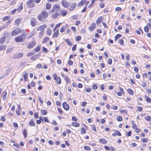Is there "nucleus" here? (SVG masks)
<instances>
[{
    "instance_id": "f257e3e1",
    "label": "nucleus",
    "mask_w": 151,
    "mask_h": 151,
    "mask_svg": "<svg viewBox=\"0 0 151 151\" xmlns=\"http://www.w3.org/2000/svg\"><path fill=\"white\" fill-rule=\"evenodd\" d=\"M48 16V12L45 11H43L38 15V19L41 22H44L45 21V19L47 18Z\"/></svg>"
},
{
    "instance_id": "f03ea898",
    "label": "nucleus",
    "mask_w": 151,
    "mask_h": 151,
    "mask_svg": "<svg viewBox=\"0 0 151 151\" xmlns=\"http://www.w3.org/2000/svg\"><path fill=\"white\" fill-rule=\"evenodd\" d=\"M26 38V36L22 34L15 38V40L17 42H19L23 41Z\"/></svg>"
},
{
    "instance_id": "7ed1b4c3",
    "label": "nucleus",
    "mask_w": 151,
    "mask_h": 151,
    "mask_svg": "<svg viewBox=\"0 0 151 151\" xmlns=\"http://www.w3.org/2000/svg\"><path fill=\"white\" fill-rule=\"evenodd\" d=\"M60 6L58 4H55L53 7L52 10L50 11L51 13L55 12H57L60 9Z\"/></svg>"
},
{
    "instance_id": "20e7f679",
    "label": "nucleus",
    "mask_w": 151,
    "mask_h": 151,
    "mask_svg": "<svg viewBox=\"0 0 151 151\" xmlns=\"http://www.w3.org/2000/svg\"><path fill=\"white\" fill-rule=\"evenodd\" d=\"M35 1V0H29L26 3V5H27V6L29 8L33 7L35 6V4L33 3Z\"/></svg>"
},
{
    "instance_id": "39448f33",
    "label": "nucleus",
    "mask_w": 151,
    "mask_h": 151,
    "mask_svg": "<svg viewBox=\"0 0 151 151\" xmlns=\"http://www.w3.org/2000/svg\"><path fill=\"white\" fill-rule=\"evenodd\" d=\"M21 31V30L20 28H16L12 31V36H15L20 33Z\"/></svg>"
},
{
    "instance_id": "423d86ee",
    "label": "nucleus",
    "mask_w": 151,
    "mask_h": 151,
    "mask_svg": "<svg viewBox=\"0 0 151 151\" xmlns=\"http://www.w3.org/2000/svg\"><path fill=\"white\" fill-rule=\"evenodd\" d=\"M23 55V54L22 53H16L12 56V58L14 59L19 58L22 57Z\"/></svg>"
},
{
    "instance_id": "0eeeda50",
    "label": "nucleus",
    "mask_w": 151,
    "mask_h": 151,
    "mask_svg": "<svg viewBox=\"0 0 151 151\" xmlns=\"http://www.w3.org/2000/svg\"><path fill=\"white\" fill-rule=\"evenodd\" d=\"M37 24L36 19L32 17L31 19L30 24L32 27H34Z\"/></svg>"
},
{
    "instance_id": "6e6552de",
    "label": "nucleus",
    "mask_w": 151,
    "mask_h": 151,
    "mask_svg": "<svg viewBox=\"0 0 151 151\" xmlns=\"http://www.w3.org/2000/svg\"><path fill=\"white\" fill-rule=\"evenodd\" d=\"M61 3L62 5L65 8H67L70 5L69 3L64 0H63L61 1Z\"/></svg>"
},
{
    "instance_id": "1a4fd4ad",
    "label": "nucleus",
    "mask_w": 151,
    "mask_h": 151,
    "mask_svg": "<svg viewBox=\"0 0 151 151\" xmlns=\"http://www.w3.org/2000/svg\"><path fill=\"white\" fill-rule=\"evenodd\" d=\"M77 4L76 3H72L70 5V7L69 8V11H71L74 9L75 7L76 6Z\"/></svg>"
},
{
    "instance_id": "9d476101",
    "label": "nucleus",
    "mask_w": 151,
    "mask_h": 151,
    "mask_svg": "<svg viewBox=\"0 0 151 151\" xmlns=\"http://www.w3.org/2000/svg\"><path fill=\"white\" fill-rule=\"evenodd\" d=\"M36 42H32L30 43L27 46L28 49H31L34 47L36 45Z\"/></svg>"
},
{
    "instance_id": "9b49d317",
    "label": "nucleus",
    "mask_w": 151,
    "mask_h": 151,
    "mask_svg": "<svg viewBox=\"0 0 151 151\" xmlns=\"http://www.w3.org/2000/svg\"><path fill=\"white\" fill-rule=\"evenodd\" d=\"M47 26L46 24H43L38 27L37 29V30L38 31H44V29L47 27Z\"/></svg>"
},
{
    "instance_id": "f8f14e48",
    "label": "nucleus",
    "mask_w": 151,
    "mask_h": 151,
    "mask_svg": "<svg viewBox=\"0 0 151 151\" xmlns=\"http://www.w3.org/2000/svg\"><path fill=\"white\" fill-rule=\"evenodd\" d=\"M96 24L95 23H93L90 26L89 29L90 31H93L96 28Z\"/></svg>"
},
{
    "instance_id": "ddd939ff",
    "label": "nucleus",
    "mask_w": 151,
    "mask_h": 151,
    "mask_svg": "<svg viewBox=\"0 0 151 151\" xmlns=\"http://www.w3.org/2000/svg\"><path fill=\"white\" fill-rule=\"evenodd\" d=\"M63 106L64 109L66 110H68L69 109V107L66 102H64L63 104Z\"/></svg>"
},
{
    "instance_id": "4468645a",
    "label": "nucleus",
    "mask_w": 151,
    "mask_h": 151,
    "mask_svg": "<svg viewBox=\"0 0 151 151\" xmlns=\"http://www.w3.org/2000/svg\"><path fill=\"white\" fill-rule=\"evenodd\" d=\"M104 19V17H101L98 18L96 21L97 24H99L101 23Z\"/></svg>"
},
{
    "instance_id": "2eb2a0df",
    "label": "nucleus",
    "mask_w": 151,
    "mask_h": 151,
    "mask_svg": "<svg viewBox=\"0 0 151 151\" xmlns=\"http://www.w3.org/2000/svg\"><path fill=\"white\" fill-rule=\"evenodd\" d=\"M87 0H81L78 4V6H81L86 3Z\"/></svg>"
},
{
    "instance_id": "dca6fc26",
    "label": "nucleus",
    "mask_w": 151,
    "mask_h": 151,
    "mask_svg": "<svg viewBox=\"0 0 151 151\" xmlns=\"http://www.w3.org/2000/svg\"><path fill=\"white\" fill-rule=\"evenodd\" d=\"M104 148L106 150H110L111 151H114L115 150L114 148L111 147H109L107 146H105Z\"/></svg>"
},
{
    "instance_id": "f3484780",
    "label": "nucleus",
    "mask_w": 151,
    "mask_h": 151,
    "mask_svg": "<svg viewBox=\"0 0 151 151\" xmlns=\"http://www.w3.org/2000/svg\"><path fill=\"white\" fill-rule=\"evenodd\" d=\"M99 141L101 143L104 144H105L107 142V141L106 139L103 138L100 139H99Z\"/></svg>"
},
{
    "instance_id": "a211bd4d",
    "label": "nucleus",
    "mask_w": 151,
    "mask_h": 151,
    "mask_svg": "<svg viewBox=\"0 0 151 151\" xmlns=\"http://www.w3.org/2000/svg\"><path fill=\"white\" fill-rule=\"evenodd\" d=\"M21 20L22 19L21 18H18L15 20V24L16 25H18L19 23L21 22Z\"/></svg>"
},
{
    "instance_id": "6ab92c4d",
    "label": "nucleus",
    "mask_w": 151,
    "mask_h": 151,
    "mask_svg": "<svg viewBox=\"0 0 151 151\" xmlns=\"http://www.w3.org/2000/svg\"><path fill=\"white\" fill-rule=\"evenodd\" d=\"M59 31L58 30H55V32L53 35L52 37H57L58 36V34Z\"/></svg>"
},
{
    "instance_id": "aec40b11",
    "label": "nucleus",
    "mask_w": 151,
    "mask_h": 151,
    "mask_svg": "<svg viewBox=\"0 0 151 151\" xmlns=\"http://www.w3.org/2000/svg\"><path fill=\"white\" fill-rule=\"evenodd\" d=\"M135 122L134 121H132L131 122L132 124V128L133 129H135L137 128V125L134 123Z\"/></svg>"
},
{
    "instance_id": "412c9836",
    "label": "nucleus",
    "mask_w": 151,
    "mask_h": 151,
    "mask_svg": "<svg viewBox=\"0 0 151 151\" xmlns=\"http://www.w3.org/2000/svg\"><path fill=\"white\" fill-rule=\"evenodd\" d=\"M29 124L31 126H35V124L33 120L31 119L29 122Z\"/></svg>"
},
{
    "instance_id": "4be33fe9",
    "label": "nucleus",
    "mask_w": 151,
    "mask_h": 151,
    "mask_svg": "<svg viewBox=\"0 0 151 151\" xmlns=\"http://www.w3.org/2000/svg\"><path fill=\"white\" fill-rule=\"evenodd\" d=\"M6 39V37L5 36H4L1 37L0 39V42L1 43V44H3L5 41Z\"/></svg>"
},
{
    "instance_id": "5701e85b",
    "label": "nucleus",
    "mask_w": 151,
    "mask_h": 151,
    "mask_svg": "<svg viewBox=\"0 0 151 151\" xmlns=\"http://www.w3.org/2000/svg\"><path fill=\"white\" fill-rule=\"evenodd\" d=\"M46 33L48 35H50L52 33V31L51 29L50 28H47Z\"/></svg>"
},
{
    "instance_id": "b1692460",
    "label": "nucleus",
    "mask_w": 151,
    "mask_h": 151,
    "mask_svg": "<svg viewBox=\"0 0 151 151\" xmlns=\"http://www.w3.org/2000/svg\"><path fill=\"white\" fill-rule=\"evenodd\" d=\"M145 97L146 100L147 102L150 103H151V99L149 97L145 95Z\"/></svg>"
},
{
    "instance_id": "393cba45",
    "label": "nucleus",
    "mask_w": 151,
    "mask_h": 151,
    "mask_svg": "<svg viewBox=\"0 0 151 151\" xmlns=\"http://www.w3.org/2000/svg\"><path fill=\"white\" fill-rule=\"evenodd\" d=\"M68 13V12L66 10H63L61 12V14L63 17L65 16Z\"/></svg>"
},
{
    "instance_id": "a878e982",
    "label": "nucleus",
    "mask_w": 151,
    "mask_h": 151,
    "mask_svg": "<svg viewBox=\"0 0 151 151\" xmlns=\"http://www.w3.org/2000/svg\"><path fill=\"white\" fill-rule=\"evenodd\" d=\"M128 93L131 95L134 94V92L130 88H129L127 89Z\"/></svg>"
},
{
    "instance_id": "bb28decb",
    "label": "nucleus",
    "mask_w": 151,
    "mask_h": 151,
    "mask_svg": "<svg viewBox=\"0 0 151 151\" xmlns=\"http://www.w3.org/2000/svg\"><path fill=\"white\" fill-rule=\"evenodd\" d=\"M122 36V35L120 34L117 35L115 37V41L116 42L117 40Z\"/></svg>"
},
{
    "instance_id": "cd10ccee",
    "label": "nucleus",
    "mask_w": 151,
    "mask_h": 151,
    "mask_svg": "<svg viewBox=\"0 0 151 151\" xmlns=\"http://www.w3.org/2000/svg\"><path fill=\"white\" fill-rule=\"evenodd\" d=\"M7 94V92L6 91H4L3 93V100L5 99V97Z\"/></svg>"
},
{
    "instance_id": "c85d7f7f",
    "label": "nucleus",
    "mask_w": 151,
    "mask_h": 151,
    "mask_svg": "<svg viewBox=\"0 0 151 151\" xmlns=\"http://www.w3.org/2000/svg\"><path fill=\"white\" fill-rule=\"evenodd\" d=\"M44 33V31H41L39 34V37L40 38H41L43 36Z\"/></svg>"
},
{
    "instance_id": "c756f323",
    "label": "nucleus",
    "mask_w": 151,
    "mask_h": 151,
    "mask_svg": "<svg viewBox=\"0 0 151 151\" xmlns=\"http://www.w3.org/2000/svg\"><path fill=\"white\" fill-rule=\"evenodd\" d=\"M40 111L42 113V114L43 115H46L47 113V111L45 110L41 109L40 110Z\"/></svg>"
},
{
    "instance_id": "7c9ffc66",
    "label": "nucleus",
    "mask_w": 151,
    "mask_h": 151,
    "mask_svg": "<svg viewBox=\"0 0 151 151\" xmlns=\"http://www.w3.org/2000/svg\"><path fill=\"white\" fill-rule=\"evenodd\" d=\"M72 125L75 127H78L79 126V124L78 122H73L72 123Z\"/></svg>"
},
{
    "instance_id": "2f4dec72",
    "label": "nucleus",
    "mask_w": 151,
    "mask_h": 151,
    "mask_svg": "<svg viewBox=\"0 0 151 151\" xmlns=\"http://www.w3.org/2000/svg\"><path fill=\"white\" fill-rule=\"evenodd\" d=\"M58 15L59 14L57 13V12H56L55 13L52 15V17L53 18L55 19L57 17Z\"/></svg>"
},
{
    "instance_id": "473e14b6",
    "label": "nucleus",
    "mask_w": 151,
    "mask_h": 151,
    "mask_svg": "<svg viewBox=\"0 0 151 151\" xmlns=\"http://www.w3.org/2000/svg\"><path fill=\"white\" fill-rule=\"evenodd\" d=\"M145 119L148 122L151 121V117L150 116H147L145 118Z\"/></svg>"
},
{
    "instance_id": "72a5a7b5",
    "label": "nucleus",
    "mask_w": 151,
    "mask_h": 151,
    "mask_svg": "<svg viewBox=\"0 0 151 151\" xmlns=\"http://www.w3.org/2000/svg\"><path fill=\"white\" fill-rule=\"evenodd\" d=\"M49 39L48 37H45L43 39L42 43H45L46 42H47L48 40H49Z\"/></svg>"
},
{
    "instance_id": "f704fd0d",
    "label": "nucleus",
    "mask_w": 151,
    "mask_h": 151,
    "mask_svg": "<svg viewBox=\"0 0 151 151\" xmlns=\"http://www.w3.org/2000/svg\"><path fill=\"white\" fill-rule=\"evenodd\" d=\"M40 49V47L39 46H37L35 49V51L38 52H39Z\"/></svg>"
},
{
    "instance_id": "c9c22d12",
    "label": "nucleus",
    "mask_w": 151,
    "mask_h": 151,
    "mask_svg": "<svg viewBox=\"0 0 151 151\" xmlns=\"http://www.w3.org/2000/svg\"><path fill=\"white\" fill-rule=\"evenodd\" d=\"M38 58L37 57V55H35L34 56H32L31 57V59L32 60H35L37 58Z\"/></svg>"
},
{
    "instance_id": "e433bc0d",
    "label": "nucleus",
    "mask_w": 151,
    "mask_h": 151,
    "mask_svg": "<svg viewBox=\"0 0 151 151\" xmlns=\"http://www.w3.org/2000/svg\"><path fill=\"white\" fill-rule=\"evenodd\" d=\"M51 6V4H50L49 3H47L46 6V9H49L50 8Z\"/></svg>"
},
{
    "instance_id": "4c0bfd02",
    "label": "nucleus",
    "mask_w": 151,
    "mask_h": 151,
    "mask_svg": "<svg viewBox=\"0 0 151 151\" xmlns=\"http://www.w3.org/2000/svg\"><path fill=\"white\" fill-rule=\"evenodd\" d=\"M86 131L85 129L83 127H82L81 130V133L82 134H84L86 133Z\"/></svg>"
},
{
    "instance_id": "58836bf2",
    "label": "nucleus",
    "mask_w": 151,
    "mask_h": 151,
    "mask_svg": "<svg viewBox=\"0 0 151 151\" xmlns=\"http://www.w3.org/2000/svg\"><path fill=\"white\" fill-rule=\"evenodd\" d=\"M57 82L58 84H60L61 83V79L60 77H58L57 78Z\"/></svg>"
},
{
    "instance_id": "ea45409f",
    "label": "nucleus",
    "mask_w": 151,
    "mask_h": 151,
    "mask_svg": "<svg viewBox=\"0 0 151 151\" xmlns=\"http://www.w3.org/2000/svg\"><path fill=\"white\" fill-rule=\"evenodd\" d=\"M23 77L25 81H26V79L27 76V73H25L23 75Z\"/></svg>"
},
{
    "instance_id": "a19ab883",
    "label": "nucleus",
    "mask_w": 151,
    "mask_h": 151,
    "mask_svg": "<svg viewBox=\"0 0 151 151\" xmlns=\"http://www.w3.org/2000/svg\"><path fill=\"white\" fill-rule=\"evenodd\" d=\"M65 41L67 44L68 45L70 46L72 45V43L68 40H66Z\"/></svg>"
},
{
    "instance_id": "79ce46f5",
    "label": "nucleus",
    "mask_w": 151,
    "mask_h": 151,
    "mask_svg": "<svg viewBox=\"0 0 151 151\" xmlns=\"http://www.w3.org/2000/svg\"><path fill=\"white\" fill-rule=\"evenodd\" d=\"M23 134L24 137L26 138L27 137V132L25 129H24L23 131Z\"/></svg>"
},
{
    "instance_id": "37998d69",
    "label": "nucleus",
    "mask_w": 151,
    "mask_h": 151,
    "mask_svg": "<svg viewBox=\"0 0 151 151\" xmlns=\"http://www.w3.org/2000/svg\"><path fill=\"white\" fill-rule=\"evenodd\" d=\"M117 120L118 121H122V118L121 116H118L116 118Z\"/></svg>"
},
{
    "instance_id": "c03bdc74",
    "label": "nucleus",
    "mask_w": 151,
    "mask_h": 151,
    "mask_svg": "<svg viewBox=\"0 0 151 151\" xmlns=\"http://www.w3.org/2000/svg\"><path fill=\"white\" fill-rule=\"evenodd\" d=\"M42 50L45 53H47L48 52V50L45 47H42Z\"/></svg>"
},
{
    "instance_id": "a18cd8bd",
    "label": "nucleus",
    "mask_w": 151,
    "mask_h": 151,
    "mask_svg": "<svg viewBox=\"0 0 151 151\" xmlns=\"http://www.w3.org/2000/svg\"><path fill=\"white\" fill-rule=\"evenodd\" d=\"M144 30L146 32H147L149 31V29L147 25L144 27Z\"/></svg>"
},
{
    "instance_id": "49530a36",
    "label": "nucleus",
    "mask_w": 151,
    "mask_h": 151,
    "mask_svg": "<svg viewBox=\"0 0 151 151\" xmlns=\"http://www.w3.org/2000/svg\"><path fill=\"white\" fill-rule=\"evenodd\" d=\"M22 3L21 4L19 7L18 9H17V10H19V11H21L22 10V9L23 7L22 5Z\"/></svg>"
},
{
    "instance_id": "de8ad7c7",
    "label": "nucleus",
    "mask_w": 151,
    "mask_h": 151,
    "mask_svg": "<svg viewBox=\"0 0 151 151\" xmlns=\"http://www.w3.org/2000/svg\"><path fill=\"white\" fill-rule=\"evenodd\" d=\"M81 39V37L80 36H77L76 38V41L78 42Z\"/></svg>"
},
{
    "instance_id": "09e8293b",
    "label": "nucleus",
    "mask_w": 151,
    "mask_h": 151,
    "mask_svg": "<svg viewBox=\"0 0 151 151\" xmlns=\"http://www.w3.org/2000/svg\"><path fill=\"white\" fill-rule=\"evenodd\" d=\"M35 31H34L32 32L31 33H30L29 34V37H28V38H30L31 37H32V36H33L35 34Z\"/></svg>"
},
{
    "instance_id": "8fccbe9b",
    "label": "nucleus",
    "mask_w": 151,
    "mask_h": 151,
    "mask_svg": "<svg viewBox=\"0 0 151 151\" xmlns=\"http://www.w3.org/2000/svg\"><path fill=\"white\" fill-rule=\"evenodd\" d=\"M61 23H59L58 24H56L55 26V28L53 29L54 31L57 29V28H58L59 26H60V25L61 24Z\"/></svg>"
},
{
    "instance_id": "3c124183",
    "label": "nucleus",
    "mask_w": 151,
    "mask_h": 151,
    "mask_svg": "<svg viewBox=\"0 0 151 151\" xmlns=\"http://www.w3.org/2000/svg\"><path fill=\"white\" fill-rule=\"evenodd\" d=\"M6 49V47L4 45L0 46V50H4Z\"/></svg>"
},
{
    "instance_id": "603ef678",
    "label": "nucleus",
    "mask_w": 151,
    "mask_h": 151,
    "mask_svg": "<svg viewBox=\"0 0 151 151\" xmlns=\"http://www.w3.org/2000/svg\"><path fill=\"white\" fill-rule=\"evenodd\" d=\"M8 19H9V17H8V16H6L5 17H4L2 18V20L4 22L5 20H8Z\"/></svg>"
},
{
    "instance_id": "864d4df0",
    "label": "nucleus",
    "mask_w": 151,
    "mask_h": 151,
    "mask_svg": "<svg viewBox=\"0 0 151 151\" xmlns=\"http://www.w3.org/2000/svg\"><path fill=\"white\" fill-rule=\"evenodd\" d=\"M84 148L85 150H91L90 147L88 146H84Z\"/></svg>"
},
{
    "instance_id": "5fc2aeb1",
    "label": "nucleus",
    "mask_w": 151,
    "mask_h": 151,
    "mask_svg": "<svg viewBox=\"0 0 151 151\" xmlns=\"http://www.w3.org/2000/svg\"><path fill=\"white\" fill-rule=\"evenodd\" d=\"M126 59L127 60H129V54L126 53Z\"/></svg>"
},
{
    "instance_id": "6e6d98bb",
    "label": "nucleus",
    "mask_w": 151,
    "mask_h": 151,
    "mask_svg": "<svg viewBox=\"0 0 151 151\" xmlns=\"http://www.w3.org/2000/svg\"><path fill=\"white\" fill-rule=\"evenodd\" d=\"M34 53L33 52H30L29 53H28L27 54V56L28 57L30 56H31L32 55H33L34 54Z\"/></svg>"
},
{
    "instance_id": "4d7b16f0",
    "label": "nucleus",
    "mask_w": 151,
    "mask_h": 151,
    "mask_svg": "<svg viewBox=\"0 0 151 151\" xmlns=\"http://www.w3.org/2000/svg\"><path fill=\"white\" fill-rule=\"evenodd\" d=\"M34 117L36 118H37L38 117V112L35 113L34 114Z\"/></svg>"
},
{
    "instance_id": "13d9d810",
    "label": "nucleus",
    "mask_w": 151,
    "mask_h": 151,
    "mask_svg": "<svg viewBox=\"0 0 151 151\" xmlns=\"http://www.w3.org/2000/svg\"><path fill=\"white\" fill-rule=\"evenodd\" d=\"M115 133H116V135H118L119 136H121V134L119 131L116 130Z\"/></svg>"
},
{
    "instance_id": "bf43d9fd",
    "label": "nucleus",
    "mask_w": 151,
    "mask_h": 151,
    "mask_svg": "<svg viewBox=\"0 0 151 151\" xmlns=\"http://www.w3.org/2000/svg\"><path fill=\"white\" fill-rule=\"evenodd\" d=\"M78 17V15H73L72 16V19L74 20H75L77 19Z\"/></svg>"
},
{
    "instance_id": "052dcab7",
    "label": "nucleus",
    "mask_w": 151,
    "mask_h": 151,
    "mask_svg": "<svg viewBox=\"0 0 151 151\" xmlns=\"http://www.w3.org/2000/svg\"><path fill=\"white\" fill-rule=\"evenodd\" d=\"M120 112L121 113H124L125 114H126L127 113V111L125 110H120Z\"/></svg>"
},
{
    "instance_id": "680f3d73",
    "label": "nucleus",
    "mask_w": 151,
    "mask_h": 151,
    "mask_svg": "<svg viewBox=\"0 0 151 151\" xmlns=\"http://www.w3.org/2000/svg\"><path fill=\"white\" fill-rule=\"evenodd\" d=\"M64 78L67 83H70L69 79L68 77H65Z\"/></svg>"
},
{
    "instance_id": "e2e57ef3",
    "label": "nucleus",
    "mask_w": 151,
    "mask_h": 151,
    "mask_svg": "<svg viewBox=\"0 0 151 151\" xmlns=\"http://www.w3.org/2000/svg\"><path fill=\"white\" fill-rule=\"evenodd\" d=\"M68 63L69 65H71L73 64V62L72 60H69L68 61Z\"/></svg>"
},
{
    "instance_id": "0e129e2a",
    "label": "nucleus",
    "mask_w": 151,
    "mask_h": 151,
    "mask_svg": "<svg viewBox=\"0 0 151 151\" xmlns=\"http://www.w3.org/2000/svg\"><path fill=\"white\" fill-rule=\"evenodd\" d=\"M141 85L143 87H145L147 86V83L145 82H144L142 83Z\"/></svg>"
},
{
    "instance_id": "69168bd1",
    "label": "nucleus",
    "mask_w": 151,
    "mask_h": 151,
    "mask_svg": "<svg viewBox=\"0 0 151 151\" xmlns=\"http://www.w3.org/2000/svg\"><path fill=\"white\" fill-rule=\"evenodd\" d=\"M86 8H87V7H86V6H84L83 8V9L82 11H81V12H85L86 11Z\"/></svg>"
},
{
    "instance_id": "338daca9",
    "label": "nucleus",
    "mask_w": 151,
    "mask_h": 151,
    "mask_svg": "<svg viewBox=\"0 0 151 151\" xmlns=\"http://www.w3.org/2000/svg\"><path fill=\"white\" fill-rule=\"evenodd\" d=\"M65 29L64 28V27H62L60 29V32H61V33H63V32L64 31H65Z\"/></svg>"
},
{
    "instance_id": "774afa93",
    "label": "nucleus",
    "mask_w": 151,
    "mask_h": 151,
    "mask_svg": "<svg viewBox=\"0 0 151 151\" xmlns=\"http://www.w3.org/2000/svg\"><path fill=\"white\" fill-rule=\"evenodd\" d=\"M112 60L111 58H109L108 60V63L109 65H111L112 64Z\"/></svg>"
}]
</instances>
